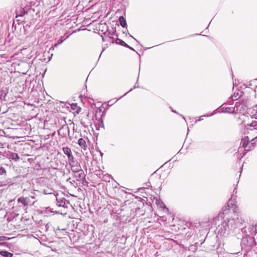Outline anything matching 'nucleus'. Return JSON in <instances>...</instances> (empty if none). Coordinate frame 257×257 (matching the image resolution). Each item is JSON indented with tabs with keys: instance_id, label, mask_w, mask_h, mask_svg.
Instances as JSON below:
<instances>
[{
	"instance_id": "nucleus-10",
	"label": "nucleus",
	"mask_w": 257,
	"mask_h": 257,
	"mask_svg": "<svg viewBox=\"0 0 257 257\" xmlns=\"http://www.w3.org/2000/svg\"><path fill=\"white\" fill-rule=\"evenodd\" d=\"M78 144L83 150H86L87 149V146L85 141L83 139H79L78 141Z\"/></svg>"
},
{
	"instance_id": "nucleus-14",
	"label": "nucleus",
	"mask_w": 257,
	"mask_h": 257,
	"mask_svg": "<svg viewBox=\"0 0 257 257\" xmlns=\"http://www.w3.org/2000/svg\"><path fill=\"white\" fill-rule=\"evenodd\" d=\"M0 254L4 257H12L13 254L5 250L0 251Z\"/></svg>"
},
{
	"instance_id": "nucleus-29",
	"label": "nucleus",
	"mask_w": 257,
	"mask_h": 257,
	"mask_svg": "<svg viewBox=\"0 0 257 257\" xmlns=\"http://www.w3.org/2000/svg\"><path fill=\"white\" fill-rule=\"evenodd\" d=\"M63 42V40L59 41L57 44L54 45V47H57L59 45L61 44Z\"/></svg>"
},
{
	"instance_id": "nucleus-41",
	"label": "nucleus",
	"mask_w": 257,
	"mask_h": 257,
	"mask_svg": "<svg viewBox=\"0 0 257 257\" xmlns=\"http://www.w3.org/2000/svg\"><path fill=\"white\" fill-rule=\"evenodd\" d=\"M112 101V100H110L108 101V103H111V102Z\"/></svg>"
},
{
	"instance_id": "nucleus-33",
	"label": "nucleus",
	"mask_w": 257,
	"mask_h": 257,
	"mask_svg": "<svg viewBox=\"0 0 257 257\" xmlns=\"http://www.w3.org/2000/svg\"><path fill=\"white\" fill-rule=\"evenodd\" d=\"M30 27V25H29L28 24H26V26H24V28L26 31L27 30L28 28H29Z\"/></svg>"
},
{
	"instance_id": "nucleus-37",
	"label": "nucleus",
	"mask_w": 257,
	"mask_h": 257,
	"mask_svg": "<svg viewBox=\"0 0 257 257\" xmlns=\"http://www.w3.org/2000/svg\"><path fill=\"white\" fill-rule=\"evenodd\" d=\"M254 117L256 119L257 118V112L254 115Z\"/></svg>"
},
{
	"instance_id": "nucleus-12",
	"label": "nucleus",
	"mask_w": 257,
	"mask_h": 257,
	"mask_svg": "<svg viewBox=\"0 0 257 257\" xmlns=\"http://www.w3.org/2000/svg\"><path fill=\"white\" fill-rule=\"evenodd\" d=\"M39 77L38 81V85H39V90L41 91L42 89L41 85L43 84V82L41 79L43 77V75H41L40 72L39 75H37L36 77Z\"/></svg>"
},
{
	"instance_id": "nucleus-24",
	"label": "nucleus",
	"mask_w": 257,
	"mask_h": 257,
	"mask_svg": "<svg viewBox=\"0 0 257 257\" xmlns=\"http://www.w3.org/2000/svg\"><path fill=\"white\" fill-rule=\"evenodd\" d=\"M19 202H21L24 205H27V200L26 198H20L18 199Z\"/></svg>"
},
{
	"instance_id": "nucleus-32",
	"label": "nucleus",
	"mask_w": 257,
	"mask_h": 257,
	"mask_svg": "<svg viewBox=\"0 0 257 257\" xmlns=\"http://www.w3.org/2000/svg\"><path fill=\"white\" fill-rule=\"evenodd\" d=\"M133 89H131L130 91H128V92H127L126 93H125L124 95H122L121 96H120L118 99H117L115 102L116 101H117L118 99H120L121 98H122L123 96H124V95H125L126 94H127L128 92H130V91H132Z\"/></svg>"
},
{
	"instance_id": "nucleus-25",
	"label": "nucleus",
	"mask_w": 257,
	"mask_h": 257,
	"mask_svg": "<svg viewBox=\"0 0 257 257\" xmlns=\"http://www.w3.org/2000/svg\"><path fill=\"white\" fill-rule=\"evenodd\" d=\"M247 125L252 127L256 126L257 125V121H253L250 124H248Z\"/></svg>"
},
{
	"instance_id": "nucleus-34",
	"label": "nucleus",
	"mask_w": 257,
	"mask_h": 257,
	"mask_svg": "<svg viewBox=\"0 0 257 257\" xmlns=\"http://www.w3.org/2000/svg\"><path fill=\"white\" fill-rule=\"evenodd\" d=\"M124 46L126 47V48H129L131 50H132L134 51V49L132 47H131L130 46H128L127 44H126V45H124Z\"/></svg>"
},
{
	"instance_id": "nucleus-11",
	"label": "nucleus",
	"mask_w": 257,
	"mask_h": 257,
	"mask_svg": "<svg viewBox=\"0 0 257 257\" xmlns=\"http://www.w3.org/2000/svg\"><path fill=\"white\" fill-rule=\"evenodd\" d=\"M62 150H63V153L66 155H67L68 157L72 155L71 149L67 147H63L62 148Z\"/></svg>"
},
{
	"instance_id": "nucleus-21",
	"label": "nucleus",
	"mask_w": 257,
	"mask_h": 257,
	"mask_svg": "<svg viewBox=\"0 0 257 257\" xmlns=\"http://www.w3.org/2000/svg\"><path fill=\"white\" fill-rule=\"evenodd\" d=\"M71 108L73 110H76V112L78 113L80 111V108L79 107H77V105L75 104H73L71 105Z\"/></svg>"
},
{
	"instance_id": "nucleus-3",
	"label": "nucleus",
	"mask_w": 257,
	"mask_h": 257,
	"mask_svg": "<svg viewBox=\"0 0 257 257\" xmlns=\"http://www.w3.org/2000/svg\"><path fill=\"white\" fill-rule=\"evenodd\" d=\"M32 9L31 2H28L27 0H21V7L19 10H17L18 16L22 17L25 14H28L31 12Z\"/></svg>"
},
{
	"instance_id": "nucleus-8",
	"label": "nucleus",
	"mask_w": 257,
	"mask_h": 257,
	"mask_svg": "<svg viewBox=\"0 0 257 257\" xmlns=\"http://www.w3.org/2000/svg\"><path fill=\"white\" fill-rule=\"evenodd\" d=\"M63 132V137L66 136L67 134L69 133V127L67 125H63L58 131L59 135H60L61 132Z\"/></svg>"
},
{
	"instance_id": "nucleus-30",
	"label": "nucleus",
	"mask_w": 257,
	"mask_h": 257,
	"mask_svg": "<svg viewBox=\"0 0 257 257\" xmlns=\"http://www.w3.org/2000/svg\"><path fill=\"white\" fill-rule=\"evenodd\" d=\"M10 182L7 180L6 182H5L4 183H2L0 186H6L8 184H9Z\"/></svg>"
},
{
	"instance_id": "nucleus-27",
	"label": "nucleus",
	"mask_w": 257,
	"mask_h": 257,
	"mask_svg": "<svg viewBox=\"0 0 257 257\" xmlns=\"http://www.w3.org/2000/svg\"><path fill=\"white\" fill-rule=\"evenodd\" d=\"M213 114V113H212L210 115H203L200 116V117H203V116L204 117H208V116H212ZM201 120H202V119H201V118H200L199 119L196 120L195 122H197V121H201Z\"/></svg>"
},
{
	"instance_id": "nucleus-15",
	"label": "nucleus",
	"mask_w": 257,
	"mask_h": 257,
	"mask_svg": "<svg viewBox=\"0 0 257 257\" xmlns=\"http://www.w3.org/2000/svg\"><path fill=\"white\" fill-rule=\"evenodd\" d=\"M119 22L120 23V25L123 28L125 27L126 26V22L124 18L121 16L119 18Z\"/></svg>"
},
{
	"instance_id": "nucleus-23",
	"label": "nucleus",
	"mask_w": 257,
	"mask_h": 257,
	"mask_svg": "<svg viewBox=\"0 0 257 257\" xmlns=\"http://www.w3.org/2000/svg\"><path fill=\"white\" fill-rule=\"evenodd\" d=\"M7 171L6 169L2 166H0V175H6Z\"/></svg>"
},
{
	"instance_id": "nucleus-6",
	"label": "nucleus",
	"mask_w": 257,
	"mask_h": 257,
	"mask_svg": "<svg viewBox=\"0 0 257 257\" xmlns=\"http://www.w3.org/2000/svg\"><path fill=\"white\" fill-rule=\"evenodd\" d=\"M248 143H249V139H248V137H245L244 138H243L241 140V144L242 147L244 148V151H248L251 148V147H248Z\"/></svg>"
},
{
	"instance_id": "nucleus-5",
	"label": "nucleus",
	"mask_w": 257,
	"mask_h": 257,
	"mask_svg": "<svg viewBox=\"0 0 257 257\" xmlns=\"http://www.w3.org/2000/svg\"><path fill=\"white\" fill-rule=\"evenodd\" d=\"M57 204L60 207H63L64 208L68 207V204H69L68 201H67L64 198H58L56 197Z\"/></svg>"
},
{
	"instance_id": "nucleus-39",
	"label": "nucleus",
	"mask_w": 257,
	"mask_h": 257,
	"mask_svg": "<svg viewBox=\"0 0 257 257\" xmlns=\"http://www.w3.org/2000/svg\"><path fill=\"white\" fill-rule=\"evenodd\" d=\"M40 180H42V181H43L44 180H45V179L43 177H41Z\"/></svg>"
},
{
	"instance_id": "nucleus-19",
	"label": "nucleus",
	"mask_w": 257,
	"mask_h": 257,
	"mask_svg": "<svg viewBox=\"0 0 257 257\" xmlns=\"http://www.w3.org/2000/svg\"><path fill=\"white\" fill-rule=\"evenodd\" d=\"M115 43L117 44H119V45H120L123 46H124V45H126V43L123 41H122L121 39H118V38H117L115 40Z\"/></svg>"
},
{
	"instance_id": "nucleus-35",
	"label": "nucleus",
	"mask_w": 257,
	"mask_h": 257,
	"mask_svg": "<svg viewBox=\"0 0 257 257\" xmlns=\"http://www.w3.org/2000/svg\"><path fill=\"white\" fill-rule=\"evenodd\" d=\"M77 164H79V163L78 162L75 161L74 164H72L71 165H73V166H76Z\"/></svg>"
},
{
	"instance_id": "nucleus-4",
	"label": "nucleus",
	"mask_w": 257,
	"mask_h": 257,
	"mask_svg": "<svg viewBox=\"0 0 257 257\" xmlns=\"http://www.w3.org/2000/svg\"><path fill=\"white\" fill-rule=\"evenodd\" d=\"M40 158L39 157H36L35 160L38 163L36 164L33 169L34 171H36L35 173L37 175L42 176L44 171V169H43L44 160L43 159L42 161L40 160Z\"/></svg>"
},
{
	"instance_id": "nucleus-44",
	"label": "nucleus",
	"mask_w": 257,
	"mask_h": 257,
	"mask_svg": "<svg viewBox=\"0 0 257 257\" xmlns=\"http://www.w3.org/2000/svg\"><path fill=\"white\" fill-rule=\"evenodd\" d=\"M173 111L174 112L176 113V112L175 111H174V110H173Z\"/></svg>"
},
{
	"instance_id": "nucleus-31",
	"label": "nucleus",
	"mask_w": 257,
	"mask_h": 257,
	"mask_svg": "<svg viewBox=\"0 0 257 257\" xmlns=\"http://www.w3.org/2000/svg\"><path fill=\"white\" fill-rule=\"evenodd\" d=\"M6 237L0 236V241H5L6 240Z\"/></svg>"
},
{
	"instance_id": "nucleus-13",
	"label": "nucleus",
	"mask_w": 257,
	"mask_h": 257,
	"mask_svg": "<svg viewBox=\"0 0 257 257\" xmlns=\"http://www.w3.org/2000/svg\"><path fill=\"white\" fill-rule=\"evenodd\" d=\"M10 159L15 161H18L20 160V157L17 153H13L10 155Z\"/></svg>"
},
{
	"instance_id": "nucleus-22",
	"label": "nucleus",
	"mask_w": 257,
	"mask_h": 257,
	"mask_svg": "<svg viewBox=\"0 0 257 257\" xmlns=\"http://www.w3.org/2000/svg\"><path fill=\"white\" fill-rule=\"evenodd\" d=\"M225 110H224V112H230L233 113L234 111V107H226L225 108Z\"/></svg>"
},
{
	"instance_id": "nucleus-9",
	"label": "nucleus",
	"mask_w": 257,
	"mask_h": 257,
	"mask_svg": "<svg viewBox=\"0 0 257 257\" xmlns=\"http://www.w3.org/2000/svg\"><path fill=\"white\" fill-rule=\"evenodd\" d=\"M72 171L74 173L76 174L78 172L82 170L81 167L79 164H77L76 166H73V165H70Z\"/></svg>"
},
{
	"instance_id": "nucleus-16",
	"label": "nucleus",
	"mask_w": 257,
	"mask_h": 257,
	"mask_svg": "<svg viewBox=\"0 0 257 257\" xmlns=\"http://www.w3.org/2000/svg\"><path fill=\"white\" fill-rule=\"evenodd\" d=\"M156 203L158 205V207L161 208H166V206L165 204L160 200V199H156Z\"/></svg>"
},
{
	"instance_id": "nucleus-2",
	"label": "nucleus",
	"mask_w": 257,
	"mask_h": 257,
	"mask_svg": "<svg viewBox=\"0 0 257 257\" xmlns=\"http://www.w3.org/2000/svg\"><path fill=\"white\" fill-rule=\"evenodd\" d=\"M52 55L51 54L50 57L48 51H44L43 49H40L36 52V56L33 61L35 62L40 61L41 62L47 63L50 61Z\"/></svg>"
},
{
	"instance_id": "nucleus-18",
	"label": "nucleus",
	"mask_w": 257,
	"mask_h": 257,
	"mask_svg": "<svg viewBox=\"0 0 257 257\" xmlns=\"http://www.w3.org/2000/svg\"><path fill=\"white\" fill-rule=\"evenodd\" d=\"M68 162L69 165H71L72 164H74L75 160L74 157L73 156V155L70 156L68 157Z\"/></svg>"
},
{
	"instance_id": "nucleus-20",
	"label": "nucleus",
	"mask_w": 257,
	"mask_h": 257,
	"mask_svg": "<svg viewBox=\"0 0 257 257\" xmlns=\"http://www.w3.org/2000/svg\"><path fill=\"white\" fill-rule=\"evenodd\" d=\"M241 95H239V93H234V94L231 96V98L233 100H237L240 97Z\"/></svg>"
},
{
	"instance_id": "nucleus-1",
	"label": "nucleus",
	"mask_w": 257,
	"mask_h": 257,
	"mask_svg": "<svg viewBox=\"0 0 257 257\" xmlns=\"http://www.w3.org/2000/svg\"><path fill=\"white\" fill-rule=\"evenodd\" d=\"M232 198L229 200L227 204L225 205L217 216L211 221L212 225H217L216 231L222 236L228 231L236 228L242 224L243 220L235 211V205Z\"/></svg>"
},
{
	"instance_id": "nucleus-40",
	"label": "nucleus",
	"mask_w": 257,
	"mask_h": 257,
	"mask_svg": "<svg viewBox=\"0 0 257 257\" xmlns=\"http://www.w3.org/2000/svg\"><path fill=\"white\" fill-rule=\"evenodd\" d=\"M35 239L36 240V241H39L38 239L37 238H36V237H35Z\"/></svg>"
},
{
	"instance_id": "nucleus-17",
	"label": "nucleus",
	"mask_w": 257,
	"mask_h": 257,
	"mask_svg": "<svg viewBox=\"0 0 257 257\" xmlns=\"http://www.w3.org/2000/svg\"><path fill=\"white\" fill-rule=\"evenodd\" d=\"M255 142H257V137H255L254 139H252L251 141V142L250 143H248V147H251V149L253 148L254 147V143H255Z\"/></svg>"
},
{
	"instance_id": "nucleus-43",
	"label": "nucleus",
	"mask_w": 257,
	"mask_h": 257,
	"mask_svg": "<svg viewBox=\"0 0 257 257\" xmlns=\"http://www.w3.org/2000/svg\"><path fill=\"white\" fill-rule=\"evenodd\" d=\"M136 88V85H135L134 87V88Z\"/></svg>"
},
{
	"instance_id": "nucleus-38",
	"label": "nucleus",
	"mask_w": 257,
	"mask_h": 257,
	"mask_svg": "<svg viewBox=\"0 0 257 257\" xmlns=\"http://www.w3.org/2000/svg\"><path fill=\"white\" fill-rule=\"evenodd\" d=\"M130 37L133 38V39H134L136 41H137V40H136L134 37H133L132 35H130Z\"/></svg>"
},
{
	"instance_id": "nucleus-42",
	"label": "nucleus",
	"mask_w": 257,
	"mask_h": 257,
	"mask_svg": "<svg viewBox=\"0 0 257 257\" xmlns=\"http://www.w3.org/2000/svg\"><path fill=\"white\" fill-rule=\"evenodd\" d=\"M102 41H104L105 40H104V38L103 37H102Z\"/></svg>"
},
{
	"instance_id": "nucleus-26",
	"label": "nucleus",
	"mask_w": 257,
	"mask_h": 257,
	"mask_svg": "<svg viewBox=\"0 0 257 257\" xmlns=\"http://www.w3.org/2000/svg\"><path fill=\"white\" fill-rule=\"evenodd\" d=\"M252 230H253V232H251V235L255 234L257 233V228L252 226Z\"/></svg>"
},
{
	"instance_id": "nucleus-7",
	"label": "nucleus",
	"mask_w": 257,
	"mask_h": 257,
	"mask_svg": "<svg viewBox=\"0 0 257 257\" xmlns=\"http://www.w3.org/2000/svg\"><path fill=\"white\" fill-rule=\"evenodd\" d=\"M74 176L78 181H83L85 180V174L83 170L78 172L76 174H74Z\"/></svg>"
},
{
	"instance_id": "nucleus-28",
	"label": "nucleus",
	"mask_w": 257,
	"mask_h": 257,
	"mask_svg": "<svg viewBox=\"0 0 257 257\" xmlns=\"http://www.w3.org/2000/svg\"><path fill=\"white\" fill-rule=\"evenodd\" d=\"M43 0H37V2H34L33 1V6H38L40 2H42Z\"/></svg>"
},
{
	"instance_id": "nucleus-36",
	"label": "nucleus",
	"mask_w": 257,
	"mask_h": 257,
	"mask_svg": "<svg viewBox=\"0 0 257 257\" xmlns=\"http://www.w3.org/2000/svg\"><path fill=\"white\" fill-rule=\"evenodd\" d=\"M248 229H249V230H249V233H250V234H251V232H253V230H252V226L249 227L248 228Z\"/></svg>"
}]
</instances>
